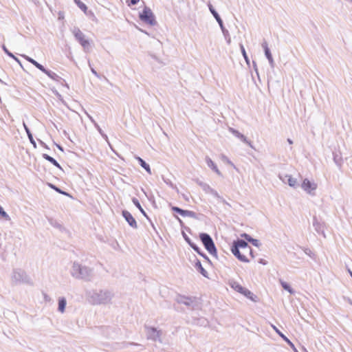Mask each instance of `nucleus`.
Instances as JSON below:
<instances>
[{"instance_id": "20e7f679", "label": "nucleus", "mask_w": 352, "mask_h": 352, "mask_svg": "<svg viewBox=\"0 0 352 352\" xmlns=\"http://www.w3.org/2000/svg\"><path fill=\"white\" fill-rule=\"evenodd\" d=\"M12 279L16 284L24 283L30 285H33V282L30 276L21 269L13 270Z\"/></svg>"}, {"instance_id": "f03ea898", "label": "nucleus", "mask_w": 352, "mask_h": 352, "mask_svg": "<svg viewBox=\"0 0 352 352\" xmlns=\"http://www.w3.org/2000/svg\"><path fill=\"white\" fill-rule=\"evenodd\" d=\"M71 274L73 277L77 279L90 281L93 276V271L88 267L82 265L77 262H74L72 267Z\"/></svg>"}, {"instance_id": "ddd939ff", "label": "nucleus", "mask_w": 352, "mask_h": 352, "mask_svg": "<svg viewBox=\"0 0 352 352\" xmlns=\"http://www.w3.org/2000/svg\"><path fill=\"white\" fill-rule=\"evenodd\" d=\"M122 216L131 228L135 229L138 228L137 221L130 212L123 210L122 211Z\"/></svg>"}, {"instance_id": "09e8293b", "label": "nucleus", "mask_w": 352, "mask_h": 352, "mask_svg": "<svg viewBox=\"0 0 352 352\" xmlns=\"http://www.w3.org/2000/svg\"><path fill=\"white\" fill-rule=\"evenodd\" d=\"M250 243H251L252 245H254L256 248H258L261 245V243L258 239H254V238L252 239H251V241Z\"/></svg>"}, {"instance_id": "338daca9", "label": "nucleus", "mask_w": 352, "mask_h": 352, "mask_svg": "<svg viewBox=\"0 0 352 352\" xmlns=\"http://www.w3.org/2000/svg\"><path fill=\"white\" fill-rule=\"evenodd\" d=\"M149 222H150L151 226V227L153 228V230H154L157 233V230H156V228H155V226L154 223L152 222V221H151H151H149Z\"/></svg>"}, {"instance_id": "cd10ccee", "label": "nucleus", "mask_w": 352, "mask_h": 352, "mask_svg": "<svg viewBox=\"0 0 352 352\" xmlns=\"http://www.w3.org/2000/svg\"><path fill=\"white\" fill-rule=\"evenodd\" d=\"M197 254L201 256L208 264L212 265V261L209 258V257L206 255L205 252H204L201 248L197 245L192 249Z\"/></svg>"}, {"instance_id": "39448f33", "label": "nucleus", "mask_w": 352, "mask_h": 352, "mask_svg": "<svg viewBox=\"0 0 352 352\" xmlns=\"http://www.w3.org/2000/svg\"><path fill=\"white\" fill-rule=\"evenodd\" d=\"M208 8H209L210 12H211V14H212V16H214V18L216 19L217 22L218 23V25H219V27L222 31V33L223 34L225 39L226 40L227 43L230 44L231 43V38L230 36V33H229L228 30L225 28L222 19L221 18L220 15L217 12V10L214 9V8L210 3H209Z\"/></svg>"}, {"instance_id": "4be33fe9", "label": "nucleus", "mask_w": 352, "mask_h": 352, "mask_svg": "<svg viewBox=\"0 0 352 352\" xmlns=\"http://www.w3.org/2000/svg\"><path fill=\"white\" fill-rule=\"evenodd\" d=\"M131 201L133 202V204L135 206L136 208H138V210H140V212L142 214V215L148 221H151V219L150 217H148V215L147 214V213L145 212V210L143 209V208L142 207L139 200L135 198V197H133L131 199Z\"/></svg>"}, {"instance_id": "8fccbe9b", "label": "nucleus", "mask_w": 352, "mask_h": 352, "mask_svg": "<svg viewBox=\"0 0 352 352\" xmlns=\"http://www.w3.org/2000/svg\"><path fill=\"white\" fill-rule=\"evenodd\" d=\"M88 64H89V66L90 67V69H91V73L95 76H96L97 78H100V75L96 71V69L91 67V63L90 61H88Z\"/></svg>"}, {"instance_id": "2eb2a0df", "label": "nucleus", "mask_w": 352, "mask_h": 352, "mask_svg": "<svg viewBox=\"0 0 352 352\" xmlns=\"http://www.w3.org/2000/svg\"><path fill=\"white\" fill-rule=\"evenodd\" d=\"M192 325H197L200 327H206L209 322L204 317H192L190 320L188 321Z\"/></svg>"}, {"instance_id": "4d7b16f0", "label": "nucleus", "mask_w": 352, "mask_h": 352, "mask_svg": "<svg viewBox=\"0 0 352 352\" xmlns=\"http://www.w3.org/2000/svg\"><path fill=\"white\" fill-rule=\"evenodd\" d=\"M247 250H248L249 254L251 256V257L254 258V251L250 246L248 248Z\"/></svg>"}, {"instance_id": "a19ab883", "label": "nucleus", "mask_w": 352, "mask_h": 352, "mask_svg": "<svg viewBox=\"0 0 352 352\" xmlns=\"http://www.w3.org/2000/svg\"><path fill=\"white\" fill-rule=\"evenodd\" d=\"M0 217L6 221H10V217L8 213L4 210L3 208L0 205Z\"/></svg>"}, {"instance_id": "f257e3e1", "label": "nucleus", "mask_w": 352, "mask_h": 352, "mask_svg": "<svg viewBox=\"0 0 352 352\" xmlns=\"http://www.w3.org/2000/svg\"><path fill=\"white\" fill-rule=\"evenodd\" d=\"M113 294L109 290H91L86 292L88 301L91 305H106L112 299Z\"/></svg>"}, {"instance_id": "5fc2aeb1", "label": "nucleus", "mask_w": 352, "mask_h": 352, "mask_svg": "<svg viewBox=\"0 0 352 352\" xmlns=\"http://www.w3.org/2000/svg\"><path fill=\"white\" fill-rule=\"evenodd\" d=\"M38 143L41 144V146H43V147H44L45 148H46V149H47V150H49V149H50L49 146H47V144H46L43 141H42L41 140L38 139Z\"/></svg>"}, {"instance_id": "aec40b11", "label": "nucleus", "mask_w": 352, "mask_h": 352, "mask_svg": "<svg viewBox=\"0 0 352 352\" xmlns=\"http://www.w3.org/2000/svg\"><path fill=\"white\" fill-rule=\"evenodd\" d=\"M195 261L194 267L196 269L197 272H199L204 277L208 278V272L204 268V267L201 265V261L195 256Z\"/></svg>"}, {"instance_id": "9d476101", "label": "nucleus", "mask_w": 352, "mask_h": 352, "mask_svg": "<svg viewBox=\"0 0 352 352\" xmlns=\"http://www.w3.org/2000/svg\"><path fill=\"white\" fill-rule=\"evenodd\" d=\"M170 210L173 212L180 214L182 217H191V218H193L195 219H198L197 214L192 210H184L178 206H171Z\"/></svg>"}, {"instance_id": "603ef678", "label": "nucleus", "mask_w": 352, "mask_h": 352, "mask_svg": "<svg viewBox=\"0 0 352 352\" xmlns=\"http://www.w3.org/2000/svg\"><path fill=\"white\" fill-rule=\"evenodd\" d=\"M140 0H127L126 3L129 6H135L139 3Z\"/></svg>"}, {"instance_id": "13d9d810", "label": "nucleus", "mask_w": 352, "mask_h": 352, "mask_svg": "<svg viewBox=\"0 0 352 352\" xmlns=\"http://www.w3.org/2000/svg\"><path fill=\"white\" fill-rule=\"evenodd\" d=\"M58 83H60L62 86L67 87V89L69 88L68 84L66 82L65 80L64 81L59 82Z\"/></svg>"}, {"instance_id": "a211bd4d", "label": "nucleus", "mask_w": 352, "mask_h": 352, "mask_svg": "<svg viewBox=\"0 0 352 352\" xmlns=\"http://www.w3.org/2000/svg\"><path fill=\"white\" fill-rule=\"evenodd\" d=\"M313 226L318 234H322L325 237L324 223L320 222L316 216L313 217Z\"/></svg>"}, {"instance_id": "ea45409f", "label": "nucleus", "mask_w": 352, "mask_h": 352, "mask_svg": "<svg viewBox=\"0 0 352 352\" xmlns=\"http://www.w3.org/2000/svg\"><path fill=\"white\" fill-rule=\"evenodd\" d=\"M174 217L179 223V225L182 228V230H186L188 232L191 233V229L189 227L186 226L183 221L178 216L175 215Z\"/></svg>"}, {"instance_id": "bf43d9fd", "label": "nucleus", "mask_w": 352, "mask_h": 352, "mask_svg": "<svg viewBox=\"0 0 352 352\" xmlns=\"http://www.w3.org/2000/svg\"><path fill=\"white\" fill-rule=\"evenodd\" d=\"M88 118H89L90 121L93 123V124L95 126V123H97L95 120L89 114H87Z\"/></svg>"}, {"instance_id": "1a4fd4ad", "label": "nucleus", "mask_w": 352, "mask_h": 352, "mask_svg": "<svg viewBox=\"0 0 352 352\" xmlns=\"http://www.w3.org/2000/svg\"><path fill=\"white\" fill-rule=\"evenodd\" d=\"M146 338L148 340H151L153 341H160V336L161 331L157 330V328L154 327H148L145 325Z\"/></svg>"}, {"instance_id": "0eeeda50", "label": "nucleus", "mask_w": 352, "mask_h": 352, "mask_svg": "<svg viewBox=\"0 0 352 352\" xmlns=\"http://www.w3.org/2000/svg\"><path fill=\"white\" fill-rule=\"evenodd\" d=\"M175 301L179 304H183L188 307H191L192 310L197 309L198 307L197 298L195 296H186L184 295H177Z\"/></svg>"}, {"instance_id": "0e129e2a", "label": "nucleus", "mask_w": 352, "mask_h": 352, "mask_svg": "<svg viewBox=\"0 0 352 352\" xmlns=\"http://www.w3.org/2000/svg\"><path fill=\"white\" fill-rule=\"evenodd\" d=\"M100 135L105 140H108V136L106 133H104V132L100 133Z\"/></svg>"}, {"instance_id": "f8f14e48", "label": "nucleus", "mask_w": 352, "mask_h": 352, "mask_svg": "<svg viewBox=\"0 0 352 352\" xmlns=\"http://www.w3.org/2000/svg\"><path fill=\"white\" fill-rule=\"evenodd\" d=\"M301 188L307 193L312 194V192L316 190L317 188V184L314 182H311L309 179L305 178L303 179Z\"/></svg>"}, {"instance_id": "79ce46f5", "label": "nucleus", "mask_w": 352, "mask_h": 352, "mask_svg": "<svg viewBox=\"0 0 352 352\" xmlns=\"http://www.w3.org/2000/svg\"><path fill=\"white\" fill-rule=\"evenodd\" d=\"M1 48L4 53L9 57H14V55L6 47V46L4 44L1 45Z\"/></svg>"}, {"instance_id": "9b49d317", "label": "nucleus", "mask_w": 352, "mask_h": 352, "mask_svg": "<svg viewBox=\"0 0 352 352\" xmlns=\"http://www.w3.org/2000/svg\"><path fill=\"white\" fill-rule=\"evenodd\" d=\"M261 46L263 49L265 56L268 60L271 68H274L275 66V63L267 41L264 40L263 42L261 43Z\"/></svg>"}, {"instance_id": "c756f323", "label": "nucleus", "mask_w": 352, "mask_h": 352, "mask_svg": "<svg viewBox=\"0 0 352 352\" xmlns=\"http://www.w3.org/2000/svg\"><path fill=\"white\" fill-rule=\"evenodd\" d=\"M67 300L65 297H60L58 300V311L63 313L65 311Z\"/></svg>"}, {"instance_id": "a18cd8bd", "label": "nucleus", "mask_w": 352, "mask_h": 352, "mask_svg": "<svg viewBox=\"0 0 352 352\" xmlns=\"http://www.w3.org/2000/svg\"><path fill=\"white\" fill-rule=\"evenodd\" d=\"M241 237L243 238V240H245V241H247V243H250L251 241V239H253V237H252L250 234H247V233H243L241 234Z\"/></svg>"}, {"instance_id": "b1692460", "label": "nucleus", "mask_w": 352, "mask_h": 352, "mask_svg": "<svg viewBox=\"0 0 352 352\" xmlns=\"http://www.w3.org/2000/svg\"><path fill=\"white\" fill-rule=\"evenodd\" d=\"M52 80L56 81V82H59L61 81H64V79L62 78L60 76H59L58 74H56L55 72H52V70L47 69L45 72H44Z\"/></svg>"}, {"instance_id": "7ed1b4c3", "label": "nucleus", "mask_w": 352, "mask_h": 352, "mask_svg": "<svg viewBox=\"0 0 352 352\" xmlns=\"http://www.w3.org/2000/svg\"><path fill=\"white\" fill-rule=\"evenodd\" d=\"M199 237L208 253L217 258V250L211 236L206 232H201L199 234Z\"/></svg>"}, {"instance_id": "58836bf2", "label": "nucleus", "mask_w": 352, "mask_h": 352, "mask_svg": "<svg viewBox=\"0 0 352 352\" xmlns=\"http://www.w3.org/2000/svg\"><path fill=\"white\" fill-rule=\"evenodd\" d=\"M74 2L85 14H87V6L83 2L80 0H74Z\"/></svg>"}, {"instance_id": "37998d69", "label": "nucleus", "mask_w": 352, "mask_h": 352, "mask_svg": "<svg viewBox=\"0 0 352 352\" xmlns=\"http://www.w3.org/2000/svg\"><path fill=\"white\" fill-rule=\"evenodd\" d=\"M302 250L304 251V252L307 255L309 256V257L314 258L315 254L312 252V251L309 249V248H302Z\"/></svg>"}, {"instance_id": "7c9ffc66", "label": "nucleus", "mask_w": 352, "mask_h": 352, "mask_svg": "<svg viewBox=\"0 0 352 352\" xmlns=\"http://www.w3.org/2000/svg\"><path fill=\"white\" fill-rule=\"evenodd\" d=\"M241 294L243 295L247 298L251 300L253 302L257 301L256 300L257 296L256 295H254L250 290H249L247 288L244 289V290Z\"/></svg>"}, {"instance_id": "864d4df0", "label": "nucleus", "mask_w": 352, "mask_h": 352, "mask_svg": "<svg viewBox=\"0 0 352 352\" xmlns=\"http://www.w3.org/2000/svg\"><path fill=\"white\" fill-rule=\"evenodd\" d=\"M252 64H253L254 70L255 71L258 78H259V74H258V68H257L256 63L254 60H253L252 61Z\"/></svg>"}, {"instance_id": "680f3d73", "label": "nucleus", "mask_w": 352, "mask_h": 352, "mask_svg": "<svg viewBox=\"0 0 352 352\" xmlns=\"http://www.w3.org/2000/svg\"><path fill=\"white\" fill-rule=\"evenodd\" d=\"M55 144H56V147H57L60 151H61L62 152H63V151H64V148H63V147L60 144H56V143H55Z\"/></svg>"}, {"instance_id": "69168bd1", "label": "nucleus", "mask_w": 352, "mask_h": 352, "mask_svg": "<svg viewBox=\"0 0 352 352\" xmlns=\"http://www.w3.org/2000/svg\"><path fill=\"white\" fill-rule=\"evenodd\" d=\"M100 135L105 140H108V136L106 133H104V132L100 133Z\"/></svg>"}, {"instance_id": "e433bc0d", "label": "nucleus", "mask_w": 352, "mask_h": 352, "mask_svg": "<svg viewBox=\"0 0 352 352\" xmlns=\"http://www.w3.org/2000/svg\"><path fill=\"white\" fill-rule=\"evenodd\" d=\"M182 235L185 240V241L189 245V246L193 249L195 247H196L197 245L192 241V240L190 239V237L186 234L184 230H182Z\"/></svg>"}, {"instance_id": "e2e57ef3", "label": "nucleus", "mask_w": 352, "mask_h": 352, "mask_svg": "<svg viewBox=\"0 0 352 352\" xmlns=\"http://www.w3.org/2000/svg\"><path fill=\"white\" fill-rule=\"evenodd\" d=\"M13 60H14L16 63H18L20 65H21L20 60L14 56V57H11Z\"/></svg>"}, {"instance_id": "5701e85b", "label": "nucleus", "mask_w": 352, "mask_h": 352, "mask_svg": "<svg viewBox=\"0 0 352 352\" xmlns=\"http://www.w3.org/2000/svg\"><path fill=\"white\" fill-rule=\"evenodd\" d=\"M23 126L27 133V135L30 140V142L32 144V145L33 146V147L34 148H36V147H37L36 142H35V140L33 138V135H32L30 129H29V127L28 126V125L25 124V122H23Z\"/></svg>"}, {"instance_id": "4c0bfd02", "label": "nucleus", "mask_w": 352, "mask_h": 352, "mask_svg": "<svg viewBox=\"0 0 352 352\" xmlns=\"http://www.w3.org/2000/svg\"><path fill=\"white\" fill-rule=\"evenodd\" d=\"M239 47H240L241 54L243 55V57L244 58V59L245 60V63H247V65L248 66H250V58H249V57H248V56L247 54V52L245 51V49L242 43H240L239 44Z\"/></svg>"}, {"instance_id": "c85d7f7f", "label": "nucleus", "mask_w": 352, "mask_h": 352, "mask_svg": "<svg viewBox=\"0 0 352 352\" xmlns=\"http://www.w3.org/2000/svg\"><path fill=\"white\" fill-rule=\"evenodd\" d=\"M135 159L138 160L140 166L143 168L148 173L151 174V170L150 165L146 162L145 160H144L140 157H136Z\"/></svg>"}, {"instance_id": "f704fd0d", "label": "nucleus", "mask_w": 352, "mask_h": 352, "mask_svg": "<svg viewBox=\"0 0 352 352\" xmlns=\"http://www.w3.org/2000/svg\"><path fill=\"white\" fill-rule=\"evenodd\" d=\"M197 183L206 193L210 194L212 188H211L208 184L199 180H197Z\"/></svg>"}, {"instance_id": "dca6fc26", "label": "nucleus", "mask_w": 352, "mask_h": 352, "mask_svg": "<svg viewBox=\"0 0 352 352\" xmlns=\"http://www.w3.org/2000/svg\"><path fill=\"white\" fill-rule=\"evenodd\" d=\"M279 178L285 184H287L289 186L293 188H296L298 184L297 182V179L294 178L292 175H285L283 177L279 175Z\"/></svg>"}, {"instance_id": "4468645a", "label": "nucleus", "mask_w": 352, "mask_h": 352, "mask_svg": "<svg viewBox=\"0 0 352 352\" xmlns=\"http://www.w3.org/2000/svg\"><path fill=\"white\" fill-rule=\"evenodd\" d=\"M229 131L233 135H234L236 138L239 139L241 142H243L245 144H248L251 148H253V146L252 145V142L250 140H248V138L243 133L239 132L238 130H236V129H235L234 128L230 127L229 128Z\"/></svg>"}, {"instance_id": "473e14b6", "label": "nucleus", "mask_w": 352, "mask_h": 352, "mask_svg": "<svg viewBox=\"0 0 352 352\" xmlns=\"http://www.w3.org/2000/svg\"><path fill=\"white\" fill-rule=\"evenodd\" d=\"M210 195H212V196H214L215 198H217L219 201L228 206L230 207V204L229 203H228L223 198V197L220 196L219 194L217 192V190H215L214 189H212L211 192H210Z\"/></svg>"}, {"instance_id": "bb28decb", "label": "nucleus", "mask_w": 352, "mask_h": 352, "mask_svg": "<svg viewBox=\"0 0 352 352\" xmlns=\"http://www.w3.org/2000/svg\"><path fill=\"white\" fill-rule=\"evenodd\" d=\"M42 157L45 160L50 162L51 164H52L54 166L57 167L60 170H63L62 166L60 165V164L57 162L56 160H55L54 157H51L48 154L43 153L42 155Z\"/></svg>"}, {"instance_id": "c03bdc74", "label": "nucleus", "mask_w": 352, "mask_h": 352, "mask_svg": "<svg viewBox=\"0 0 352 352\" xmlns=\"http://www.w3.org/2000/svg\"><path fill=\"white\" fill-rule=\"evenodd\" d=\"M34 66L36 67L38 69H39L40 71H41L43 73L47 69V68H45L43 65H41V63H39L37 61L35 62Z\"/></svg>"}, {"instance_id": "a878e982", "label": "nucleus", "mask_w": 352, "mask_h": 352, "mask_svg": "<svg viewBox=\"0 0 352 352\" xmlns=\"http://www.w3.org/2000/svg\"><path fill=\"white\" fill-rule=\"evenodd\" d=\"M333 160L336 166L341 168L343 164L342 154L340 152H333Z\"/></svg>"}, {"instance_id": "6ab92c4d", "label": "nucleus", "mask_w": 352, "mask_h": 352, "mask_svg": "<svg viewBox=\"0 0 352 352\" xmlns=\"http://www.w3.org/2000/svg\"><path fill=\"white\" fill-rule=\"evenodd\" d=\"M274 331L277 333V334L284 340L285 341L288 345L294 349L295 352H298L296 349L294 343L285 335L283 334L276 326H272Z\"/></svg>"}, {"instance_id": "412c9836", "label": "nucleus", "mask_w": 352, "mask_h": 352, "mask_svg": "<svg viewBox=\"0 0 352 352\" xmlns=\"http://www.w3.org/2000/svg\"><path fill=\"white\" fill-rule=\"evenodd\" d=\"M232 246L243 250H248L250 247L247 241L243 239H236V240H234L232 243Z\"/></svg>"}, {"instance_id": "423d86ee", "label": "nucleus", "mask_w": 352, "mask_h": 352, "mask_svg": "<svg viewBox=\"0 0 352 352\" xmlns=\"http://www.w3.org/2000/svg\"><path fill=\"white\" fill-rule=\"evenodd\" d=\"M139 19L142 22L154 26L157 24V21L155 14L151 9L145 6L142 11L139 13Z\"/></svg>"}, {"instance_id": "052dcab7", "label": "nucleus", "mask_w": 352, "mask_h": 352, "mask_svg": "<svg viewBox=\"0 0 352 352\" xmlns=\"http://www.w3.org/2000/svg\"><path fill=\"white\" fill-rule=\"evenodd\" d=\"M258 263L264 265L267 264V261L263 258H260Z\"/></svg>"}, {"instance_id": "774afa93", "label": "nucleus", "mask_w": 352, "mask_h": 352, "mask_svg": "<svg viewBox=\"0 0 352 352\" xmlns=\"http://www.w3.org/2000/svg\"><path fill=\"white\" fill-rule=\"evenodd\" d=\"M287 142L289 144H293V140L290 138H287Z\"/></svg>"}, {"instance_id": "393cba45", "label": "nucleus", "mask_w": 352, "mask_h": 352, "mask_svg": "<svg viewBox=\"0 0 352 352\" xmlns=\"http://www.w3.org/2000/svg\"><path fill=\"white\" fill-rule=\"evenodd\" d=\"M206 162L209 168H210L213 171H214L218 175L221 176L222 174L221 171L219 170L217 164L209 157H206Z\"/></svg>"}, {"instance_id": "6e6d98bb", "label": "nucleus", "mask_w": 352, "mask_h": 352, "mask_svg": "<svg viewBox=\"0 0 352 352\" xmlns=\"http://www.w3.org/2000/svg\"><path fill=\"white\" fill-rule=\"evenodd\" d=\"M94 126L97 129V131L99 132L100 134L104 132L98 123H95Z\"/></svg>"}, {"instance_id": "6e6552de", "label": "nucleus", "mask_w": 352, "mask_h": 352, "mask_svg": "<svg viewBox=\"0 0 352 352\" xmlns=\"http://www.w3.org/2000/svg\"><path fill=\"white\" fill-rule=\"evenodd\" d=\"M73 34L75 37V39L85 50L89 47V41L85 38V35L78 28H74L73 30Z\"/></svg>"}, {"instance_id": "c9c22d12", "label": "nucleus", "mask_w": 352, "mask_h": 352, "mask_svg": "<svg viewBox=\"0 0 352 352\" xmlns=\"http://www.w3.org/2000/svg\"><path fill=\"white\" fill-rule=\"evenodd\" d=\"M280 285L284 290L288 292L290 294H294L295 291L294 289L291 287L290 284L287 282L283 281L280 280Z\"/></svg>"}, {"instance_id": "de8ad7c7", "label": "nucleus", "mask_w": 352, "mask_h": 352, "mask_svg": "<svg viewBox=\"0 0 352 352\" xmlns=\"http://www.w3.org/2000/svg\"><path fill=\"white\" fill-rule=\"evenodd\" d=\"M21 56L23 58H24L28 62L30 63L31 64H32L33 65H34L35 62L36 61V60H34V58L25 55V54H22Z\"/></svg>"}, {"instance_id": "49530a36", "label": "nucleus", "mask_w": 352, "mask_h": 352, "mask_svg": "<svg viewBox=\"0 0 352 352\" xmlns=\"http://www.w3.org/2000/svg\"><path fill=\"white\" fill-rule=\"evenodd\" d=\"M21 56L23 58H24L28 62L30 63L31 64H32L33 65H34L35 62L36 61V60H34V58L25 55V54H22Z\"/></svg>"}, {"instance_id": "2f4dec72", "label": "nucleus", "mask_w": 352, "mask_h": 352, "mask_svg": "<svg viewBox=\"0 0 352 352\" xmlns=\"http://www.w3.org/2000/svg\"><path fill=\"white\" fill-rule=\"evenodd\" d=\"M47 186L51 188V189H53L54 190H55L56 192H58L61 195H63L65 196H67V197H71L70 194L62 189H60L59 187H58L57 186L52 184V183H48L47 184Z\"/></svg>"}, {"instance_id": "3c124183", "label": "nucleus", "mask_w": 352, "mask_h": 352, "mask_svg": "<svg viewBox=\"0 0 352 352\" xmlns=\"http://www.w3.org/2000/svg\"><path fill=\"white\" fill-rule=\"evenodd\" d=\"M52 92L58 98V100L62 101L63 103H65V101L63 100V98L61 94L56 89H52Z\"/></svg>"}, {"instance_id": "f3484780", "label": "nucleus", "mask_w": 352, "mask_h": 352, "mask_svg": "<svg viewBox=\"0 0 352 352\" xmlns=\"http://www.w3.org/2000/svg\"><path fill=\"white\" fill-rule=\"evenodd\" d=\"M231 252L232 254L240 261L243 263H249L250 260L243 254H242L239 249L235 247H233L231 245L230 248Z\"/></svg>"}, {"instance_id": "72a5a7b5", "label": "nucleus", "mask_w": 352, "mask_h": 352, "mask_svg": "<svg viewBox=\"0 0 352 352\" xmlns=\"http://www.w3.org/2000/svg\"><path fill=\"white\" fill-rule=\"evenodd\" d=\"M230 287L234 289L236 292L240 293L241 294H242V292H243L244 289L245 287H243L241 284H239V283L236 282V281H233L232 283H230Z\"/></svg>"}]
</instances>
